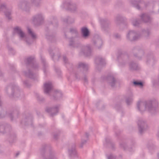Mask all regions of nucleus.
<instances>
[{
    "mask_svg": "<svg viewBox=\"0 0 159 159\" xmlns=\"http://www.w3.org/2000/svg\"><path fill=\"white\" fill-rule=\"evenodd\" d=\"M57 20L56 17H53L50 21H48L45 28L46 32L45 36L46 39L51 42H53L55 39V33H52L51 31L52 29H55L58 26Z\"/></svg>",
    "mask_w": 159,
    "mask_h": 159,
    "instance_id": "obj_1",
    "label": "nucleus"
},
{
    "mask_svg": "<svg viewBox=\"0 0 159 159\" xmlns=\"http://www.w3.org/2000/svg\"><path fill=\"white\" fill-rule=\"evenodd\" d=\"M34 57H29L26 59L25 62L28 70L24 71V73L26 76L31 79H34L35 76L32 71L30 69V68L36 69L38 67V65L34 63Z\"/></svg>",
    "mask_w": 159,
    "mask_h": 159,
    "instance_id": "obj_2",
    "label": "nucleus"
},
{
    "mask_svg": "<svg viewBox=\"0 0 159 159\" xmlns=\"http://www.w3.org/2000/svg\"><path fill=\"white\" fill-rule=\"evenodd\" d=\"M5 92L9 97L15 98H19L23 93L19 87L15 83L8 85L6 88Z\"/></svg>",
    "mask_w": 159,
    "mask_h": 159,
    "instance_id": "obj_3",
    "label": "nucleus"
},
{
    "mask_svg": "<svg viewBox=\"0 0 159 159\" xmlns=\"http://www.w3.org/2000/svg\"><path fill=\"white\" fill-rule=\"evenodd\" d=\"M146 110L152 114L155 113L158 106V102L156 100L146 101Z\"/></svg>",
    "mask_w": 159,
    "mask_h": 159,
    "instance_id": "obj_4",
    "label": "nucleus"
},
{
    "mask_svg": "<svg viewBox=\"0 0 159 159\" xmlns=\"http://www.w3.org/2000/svg\"><path fill=\"white\" fill-rule=\"evenodd\" d=\"M19 114V111L17 110L10 111H8L2 110L0 112V118L8 116L11 118V120H13V118H17Z\"/></svg>",
    "mask_w": 159,
    "mask_h": 159,
    "instance_id": "obj_5",
    "label": "nucleus"
},
{
    "mask_svg": "<svg viewBox=\"0 0 159 159\" xmlns=\"http://www.w3.org/2000/svg\"><path fill=\"white\" fill-rule=\"evenodd\" d=\"M117 58L119 65L121 67L125 66L129 60V55L126 52L119 53Z\"/></svg>",
    "mask_w": 159,
    "mask_h": 159,
    "instance_id": "obj_6",
    "label": "nucleus"
},
{
    "mask_svg": "<svg viewBox=\"0 0 159 159\" xmlns=\"http://www.w3.org/2000/svg\"><path fill=\"white\" fill-rule=\"evenodd\" d=\"M140 37V34L134 30L129 31L126 35L127 40L131 42L137 41Z\"/></svg>",
    "mask_w": 159,
    "mask_h": 159,
    "instance_id": "obj_7",
    "label": "nucleus"
},
{
    "mask_svg": "<svg viewBox=\"0 0 159 159\" xmlns=\"http://www.w3.org/2000/svg\"><path fill=\"white\" fill-rule=\"evenodd\" d=\"M63 8L73 12H75L77 9L76 4L72 1H68L64 2Z\"/></svg>",
    "mask_w": 159,
    "mask_h": 159,
    "instance_id": "obj_8",
    "label": "nucleus"
},
{
    "mask_svg": "<svg viewBox=\"0 0 159 159\" xmlns=\"http://www.w3.org/2000/svg\"><path fill=\"white\" fill-rule=\"evenodd\" d=\"M47 147L46 145H44L40 149V153L43 159H58L55 155V153L53 151H50L49 152V156L48 157H46V155L45 153V149Z\"/></svg>",
    "mask_w": 159,
    "mask_h": 159,
    "instance_id": "obj_9",
    "label": "nucleus"
},
{
    "mask_svg": "<svg viewBox=\"0 0 159 159\" xmlns=\"http://www.w3.org/2000/svg\"><path fill=\"white\" fill-rule=\"evenodd\" d=\"M139 133L142 134L146 130L147 125L145 121L141 118H139L137 122Z\"/></svg>",
    "mask_w": 159,
    "mask_h": 159,
    "instance_id": "obj_10",
    "label": "nucleus"
},
{
    "mask_svg": "<svg viewBox=\"0 0 159 159\" xmlns=\"http://www.w3.org/2000/svg\"><path fill=\"white\" fill-rule=\"evenodd\" d=\"M102 30L105 32H107L110 29V22L107 19H100Z\"/></svg>",
    "mask_w": 159,
    "mask_h": 159,
    "instance_id": "obj_11",
    "label": "nucleus"
},
{
    "mask_svg": "<svg viewBox=\"0 0 159 159\" xmlns=\"http://www.w3.org/2000/svg\"><path fill=\"white\" fill-rule=\"evenodd\" d=\"M18 7L19 9L26 12L29 11L30 10V3L26 0H22L19 2Z\"/></svg>",
    "mask_w": 159,
    "mask_h": 159,
    "instance_id": "obj_12",
    "label": "nucleus"
},
{
    "mask_svg": "<svg viewBox=\"0 0 159 159\" xmlns=\"http://www.w3.org/2000/svg\"><path fill=\"white\" fill-rule=\"evenodd\" d=\"M44 16L41 13H39L33 17L32 21L36 25H40L43 22Z\"/></svg>",
    "mask_w": 159,
    "mask_h": 159,
    "instance_id": "obj_13",
    "label": "nucleus"
},
{
    "mask_svg": "<svg viewBox=\"0 0 159 159\" xmlns=\"http://www.w3.org/2000/svg\"><path fill=\"white\" fill-rule=\"evenodd\" d=\"M132 53L136 58L141 59L144 54L143 50L139 49L138 47H134L132 50Z\"/></svg>",
    "mask_w": 159,
    "mask_h": 159,
    "instance_id": "obj_14",
    "label": "nucleus"
},
{
    "mask_svg": "<svg viewBox=\"0 0 159 159\" xmlns=\"http://www.w3.org/2000/svg\"><path fill=\"white\" fill-rule=\"evenodd\" d=\"M78 70L76 73H87L88 70V65L85 63L79 62L78 66Z\"/></svg>",
    "mask_w": 159,
    "mask_h": 159,
    "instance_id": "obj_15",
    "label": "nucleus"
},
{
    "mask_svg": "<svg viewBox=\"0 0 159 159\" xmlns=\"http://www.w3.org/2000/svg\"><path fill=\"white\" fill-rule=\"evenodd\" d=\"M0 11L4 13L6 17L8 20H10L11 19V10L8 8L5 4H2L0 5Z\"/></svg>",
    "mask_w": 159,
    "mask_h": 159,
    "instance_id": "obj_16",
    "label": "nucleus"
},
{
    "mask_svg": "<svg viewBox=\"0 0 159 159\" xmlns=\"http://www.w3.org/2000/svg\"><path fill=\"white\" fill-rule=\"evenodd\" d=\"M106 80L109 85L114 88L117 83V80L112 75H108L106 77Z\"/></svg>",
    "mask_w": 159,
    "mask_h": 159,
    "instance_id": "obj_17",
    "label": "nucleus"
},
{
    "mask_svg": "<svg viewBox=\"0 0 159 159\" xmlns=\"http://www.w3.org/2000/svg\"><path fill=\"white\" fill-rule=\"evenodd\" d=\"M60 105L56 106L54 107H48L46 110V111L50 114L51 116L53 117L57 115L58 112V108Z\"/></svg>",
    "mask_w": 159,
    "mask_h": 159,
    "instance_id": "obj_18",
    "label": "nucleus"
},
{
    "mask_svg": "<svg viewBox=\"0 0 159 159\" xmlns=\"http://www.w3.org/2000/svg\"><path fill=\"white\" fill-rule=\"evenodd\" d=\"M95 62L96 64V68L99 71L100 70L99 69V66L101 67L105 64L104 59L100 57H96Z\"/></svg>",
    "mask_w": 159,
    "mask_h": 159,
    "instance_id": "obj_19",
    "label": "nucleus"
},
{
    "mask_svg": "<svg viewBox=\"0 0 159 159\" xmlns=\"http://www.w3.org/2000/svg\"><path fill=\"white\" fill-rule=\"evenodd\" d=\"M68 152L69 157L71 158H75L78 157L77 153L75 148V144H73L71 145V147L68 150Z\"/></svg>",
    "mask_w": 159,
    "mask_h": 159,
    "instance_id": "obj_20",
    "label": "nucleus"
},
{
    "mask_svg": "<svg viewBox=\"0 0 159 159\" xmlns=\"http://www.w3.org/2000/svg\"><path fill=\"white\" fill-rule=\"evenodd\" d=\"M33 117L30 114H28L21 121V123L25 125H30L32 126Z\"/></svg>",
    "mask_w": 159,
    "mask_h": 159,
    "instance_id": "obj_21",
    "label": "nucleus"
},
{
    "mask_svg": "<svg viewBox=\"0 0 159 159\" xmlns=\"http://www.w3.org/2000/svg\"><path fill=\"white\" fill-rule=\"evenodd\" d=\"M11 129V126L7 124H0V133L4 134L10 132Z\"/></svg>",
    "mask_w": 159,
    "mask_h": 159,
    "instance_id": "obj_22",
    "label": "nucleus"
},
{
    "mask_svg": "<svg viewBox=\"0 0 159 159\" xmlns=\"http://www.w3.org/2000/svg\"><path fill=\"white\" fill-rule=\"evenodd\" d=\"M81 33L82 37L84 39H88L90 36L89 31L86 27H83L81 28Z\"/></svg>",
    "mask_w": 159,
    "mask_h": 159,
    "instance_id": "obj_23",
    "label": "nucleus"
},
{
    "mask_svg": "<svg viewBox=\"0 0 159 159\" xmlns=\"http://www.w3.org/2000/svg\"><path fill=\"white\" fill-rule=\"evenodd\" d=\"M91 50L89 46H83L81 49L80 54L86 56H89L91 54Z\"/></svg>",
    "mask_w": 159,
    "mask_h": 159,
    "instance_id": "obj_24",
    "label": "nucleus"
},
{
    "mask_svg": "<svg viewBox=\"0 0 159 159\" xmlns=\"http://www.w3.org/2000/svg\"><path fill=\"white\" fill-rule=\"evenodd\" d=\"M48 52L50 55L51 56L52 59L55 61L56 60L58 61L60 57V55L59 53H58L56 55L55 50H53L51 48H49L48 50Z\"/></svg>",
    "mask_w": 159,
    "mask_h": 159,
    "instance_id": "obj_25",
    "label": "nucleus"
},
{
    "mask_svg": "<svg viewBox=\"0 0 159 159\" xmlns=\"http://www.w3.org/2000/svg\"><path fill=\"white\" fill-rule=\"evenodd\" d=\"M138 110L141 113H142L146 110L145 102L139 101L137 105Z\"/></svg>",
    "mask_w": 159,
    "mask_h": 159,
    "instance_id": "obj_26",
    "label": "nucleus"
},
{
    "mask_svg": "<svg viewBox=\"0 0 159 159\" xmlns=\"http://www.w3.org/2000/svg\"><path fill=\"white\" fill-rule=\"evenodd\" d=\"M93 43L98 49H100L102 45V41L101 39L97 36L94 37L93 40Z\"/></svg>",
    "mask_w": 159,
    "mask_h": 159,
    "instance_id": "obj_27",
    "label": "nucleus"
},
{
    "mask_svg": "<svg viewBox=\"0 0 159 159\" xmlns=\"http://www.w3.org/2000/svg\"><path fill=\"white\" fill-rule=\"evenodd\" d=\"M52 88V84L51 82H48L44 84V93L50 95V93Z\"/></svg>",
    "mask_w": 159,
    "mask_h": 159,
    "instance_id": "obj_28",
    "label": "nucleus"
},
{
    "mask_svg": "<svg viewBox=\"0 0 159 159\" xmlns=\"http://www.w3.org/2000/svg\"><path fill=\"white\" fill-rule=\"evenodd\" d=\"M86 73H81L79 74V73H75V77L77 79H82L85 83H87L88 80Z\"/></svg>",
    "mask_w": 159,
    "mask_h": 159,
    "instance_id": "obj_29",
    "label": "nucleus"
},
{
    "mask_svg": "<svg viewBox=\"0 0 159 159\" xmlns=\"http://www.w3.org/2000/svg\"><path fill=\"white\" fill-rule=\"evenodd\" d=\"M13 32L14 33L17 34L21 38H24L25 37V33L22 31L20 28L18 26L14 28Z\"/></svg>",
    "mask_w": 159,
    "mask_h": 159,
    "instance_id": "obj_30",
    "label": "nucleus"
},
{
    "mask_svg": "<svg viewBox=\"0 0 159 159\" xmlns=\"http://www.w3.org/2000/svg\"><path fill=\"white\" fill-rule=\"evenodd\" d=\"M104 146L105 147H111V149L114 150L115 149V145L112 142L110 139L108 138L105 139V143L104 144Z\"/></svg>",
    "mask_w": 159,
    "mask_h": 159,
    "instance_id": "obj_31",
    "label": "nucleus"
},
{
    "mask_svg": "<svg viewBox=\"0 0 159 159\" xmlns=\"http://www.w3.org/2000/svg\"><path fill=\"white\" fill-rule=\"evenodd\" d=\"M62 95V93L61 91L56 90L54 92L51 98L55 100H58L61 98Z\"/></svg>",
    "mask_w": 159,
    "mask_h": 159,
    "instance_id": "obj_32",
    "label": "nucleus"
},
{
    "mask_svg": "<svg viewBox=\"0 0 159 159\" xmlns=\"http://www.w3.org/2000/svg\"><path fill=\"white\" fill-rule=\"evenodd\" d=\"M155 59L152 54L148 55L146 62L147 64H151L153 65L155 63Z\"/></svg>",
    "mask_w": 159,
    "mask_h": 159,
    "instance_id": "obj_33",
    "label": "nucleus"
},
{
    "mask_svg": "<svg viewBox=\"0 0 159 159\" xmlns=\"http://www.w3.org/2000/svg\"><path fill=\"white\" fill-rule=\"evenodd\" d=\"M129 68L130 71L136 70L139 69V67L137 63L132 61L129 63Z\"/></svg>",
    "mask_w": 159,
    "mask_h": 159,
    "instance_id": "obj_34",
    "label": "nucleus"
},
{
    "mask_svg": "<svg viewBox=\"0 0 159 159\" xmlns=\"http://www.w3.org/2000/svg\"><path fill=\"white\" fill-rule=\"evenodd\" d=\"M40 57L41 62L43 64V70L44 74H46L47 71L48 70V64L46 62L45 59L42 56H41Z\"/></svg>",
    "mask_w": 159,
    "mask_h": 159,
    "instance_id": "obj_35",
    "label": "nucleus"
},
{
    "mask_svg": "<svg viewBox=\"0 0 159 159\" xmlns=\"http://www.w3.org/2000/svg\"><path fill=\"white\" fill-rule=\"evenodd\" d=\"M140 17L142 21L145 23L150 22L151 21V18L147 14H143Z\"/></svg>",
    "mask_w": 159,
    "mask_h": 159,
    "instance_id": "obj_36",
    "label": "nucleus"
},
{
    "mask_svg": "<svg viewBox=\"0 0 159 159\" xmlns=\"http://www.w3.org/2000/svg\"><path fill=\"white\" fill-rule=\"evenodd\" d=\"M144 3L143 1L139 0L138 1L134 0L131 1V3L133 6L138 10L140 9V6L141 4H143Z\"/></svg>",
    "mask_w": 159,
    "mask_h": 159,
    "instance_id": "obj_37",
    "label": "nucleus"
},
{
    "mask_svg": "<svg viewBox=\"0 0 159 159\" xmlns=\"http://www.w3.org/2000/svg\"><path fill=\"white\" fill-rule=\"evenodd\" d=\"M124 20V18L122 16L118 15H117L115 19V22L117 25H119L120 24L122 23Z\"/></svg>",
    "mask_w": 159,
    "mask_h": 159,
    "instance_id": "obj_38",
    "label": "nucleus"
},
{
    "mask_svg": "<svg viewBox=\"0 0 159 159\" xmlns=\"http://www.w3.org/2000/svg\"><path fill=\"white\" fill-rule=\"evenodd\" d=\"M75 38L71 37L70 38L69 45L73 47H76L79 46L80 43H78L76 44L74 41Z\"/></svg>",
    "mask_w": 159,
    "mask_h": 159,
    "instance_id": "obj_39",
    "label": "nucleus"
},
{
    "mask_svg": "<svg viewBox=\"0 0 159 159\" xmlns=\"http://www.w3.org/2000/svg\"><path fill=\"white\" fill-rule=\"evenodd\" d=\"M150 30L149 29H144L142 30L141 34H140L141 36L142 35L145 37H148L150 34Z\"/></svg>",
    "mask_w": 159,
    "mask_h": 159,
    "instance_id": "obj_40",
    "label": "nucleus"
},
{
    "mask_svg": "<svg viewBox=\"0 0 159 159\" xmlns=\"http://www.w3.org/2000/svg\"><path fill=\"white\" fill-rule=\"evenodd\" d=\"M64 22L69 24H72L75 21L74 18L68 16L63 20Z\"/></svg>",
    "mask_w": 159,
    "mask_h": 159,
    "instance_id": "obj_41",
    "label": "nucleus"
},
{
    "mask_svg": "<svg viewBox=\"0 0 159 159\" xmlns=\"http://www.w3.org/2000/svg\"><path fill=\"white\" fill-rule=\"evenodd\" d=\"M140 20L137 18L133 19L132 23L133 26L135 27H139L140 24Z\"/></svg>",
    "mask_w": 159,
    "mask_h": 159,
    "instance_id": "obj_42",
    "label": "nucleus"
},
{
    "mask_svg": "<svg viewBox=\"0 0 159 159\" xmlns=\"http://www.w3.org/2000/svg\"><path fill=\"white\" fill-rule=\"evenodd\" d=\"M28 33L33 39H35L37 38V36L29 28H27Z\"/></svg>",
    "mask_w": 159,
    "mask_h": 159,
    "instance_id": "obj_43",
    "label": "nucleus"
},
{
    "mask_svg": "<svg viewBox=\"0 0 159 159\" xmlns=\"http://www.w3.org/2000/svg\"><path fill=\"white\" fill-rule=\"evenodd\" d=\"M63 60L65 65L66 66L67 68H68L69 67H70V66H71V64H70L69 62V61L68 60V58L66 57V56H63Z\"/></svg>",
    "mask_w": 159,
    "mask_h": 159,
    "instance_id": "obj_44",
    "label": "nucleus"
},
{
    "mask_svg": "<svg viewBox=\"0 0 159 159\" xmlns=\"http://www.w3.org/2000/svg\"><path fill=\"white\" fill-rule=\"evenodd\" d=\"M133 84L135 86H139L142 87L143 86V83L141 81L134 80L133 82Z\"/></svg>",
    "mask_w": 159,
    "mask_h": 159,
    "instance_id": "obj_45",
    "label": "nucleus"
},
{
    "mask_svg": "<svg viewBox=\"0 0 159 159\" xmlns=\"http://www.w3.org/2000/svg\"><path fill=\"white\" fill-rule=\"evenodd\" d=\"M16 135L15 133H13L11 134L9 139V141L10 143H12L14 141L16 138Z\"/></svg>",
    "mask_w": 159,
    "mask_h": 159,
    "instance_id": "obj_46",
    "label": "nucleus"
},
{
    "mask_svg": "<svg viewBox=\"0 0 159 159\" xmlns=\"http://www.w3.org/2000/svg\"><path fill=\"white\" fill-rule=\"evenodd\" d=\"M70 32L72 34H74L76 35H77L78 34V32L77 29L75 27H72L70 28Z\"/></svg>",
    "mask_w": 159,
    "mask_h": 159,
    "instance_id": "obj_47",
    "label": "nucleus"
},
{
    "mask_svg": "<svg viewBox=\"0 0 159 159\" xmlns=\"http://www.w3.org/2000/svg\"><path fill=\"white\" fill-rule=\"evenodd\" d=\"M130 145L132 147H135L137 145L135 139L133 138L130 139Z\"/></svg>",
    "mask_w": 159,
    "mask_h": 159,
    "instance_id": "obj_48",
    "label": "nucleus"
},
{
    "mask_svg": "<svg viewBox=\"0 0 159 159\" xmlns=\"http://www.w3.org/2000/svg\"><path fill=\"white\" fill-rule=\"evenodd\" d=\"M41 0H30L31 2L36 7H39L40 5Z\"/></svg>",
    "mask_w": 159,
    "mask_h": 159,
    "instance_id": "obj_49",
    "label": "nucleus"
},
{
    "mask_svg": "<svg viewBox=\"0 0 159 159\" xmlns=\"http://www.w3.org/2000/svg\"><path fill=\"white\" fill-rule=\"evenodd\" d=\"M36 96L37 98L38 101L40 102H43L45 99L42 96H40L39 94L36 93Z\"/></svg>",
    "mask_w": 159,
    "mask_h": 159,
    "instance_id": "obj_50",
    "label": "nucleus"
},
{
    "mask_svg": "<svg viewBox=\"0 0 159 159\" xmlns=\"http://www.w3.org/2000/svg\"><path fill=\"white\" fill-rule=\"evenodd\" d=\"M133 98L132 96L127 98L126 100V102L127 105H129L132 103Z\"/></svg>",
    "mask_w": 159,
    "mask_h": 159,
    "instance_id": "obj_51",
    "label": "nucleus"
},
{
    "mask_svg": "<svg viewBox=\"0 0 159 159\" xmlns=\"http://www.w3.org/2000/svg\"><path fill=\"white\" fill-rule=\"evenodd\" d=\"M120 147L121 148H122L125 150L126 148V144L125 142H122L120 143Z\"/></svg>",
    "mask_w": 159,
    "mask_h": 159,
    "instance_id": "obj_52",
    "label": "nucleus"
},
{
    "mask_svg": "<svg viewBox=\"0 0 159 159\" xmlns=\"http://www.w3.org/2000/svg\"><path fill=\"white\" fill-rule=\"evenodd\" d=\"M24 84L27 87L29 88L30 86V84L28 80H26L23 82Z\"/></svg>",
    "mask_w": 159,
    "mask_h": 159,
    "instance_id": "obj_53",
    "label": "nucleus"
},
{
    "mask_svg": "<svg viewBox=\"0 0 159 159\" xmlns=\"http://www.w3.org/2000/svg\"><path fill=\"white\" fill-rule=\"evenodd\" d=\"M88 140L86 139V140H84L83 139H82L81 140V144L80 145V147L81 148H82L83 147V146L84 144H85L87 142V141Z\"/></svg>",
    "mask_w": 159,
    "mask_h": 159,
    "instance_id": "obj_54",
    "label": "nucleus"
},
{
    "mask_svg": "<svg viewBox=\"0 0 159 159\" xmlns=\"http://www.w3.org/2000/svg\"><path fill=\"white\" fill-rule=\"evenodd\" d=\"M107 159H116V157L112 154L107 156Z\"/></svg>",
    "mask_w": 159,
    "mask_h": 159,
    "instance_id": "obj_55",
    "label": "nucleus"
},
{
    "mask_svg": "<svg viewBox=\"0 0 159 159\" xmlns=\"http://www.w3.org/2000/svg\"><path fill=\"white\" fill-rule=\"evenodd\" d=\"M114 37L116 39H120L121 38L120 35V34L117 33L115 34L114 35Z\"/></svg>",
    "mask_w": 159,
    "mask_h": 159,
    "instance_id": "obj_56",
    "label": "nucleus"
},
{
    "mask_svg": "<svg viewBox=\"0 0 159 159\" xmlns=\"http://www.w3.org/2000/svg\"><path fill=\"white\" fill-rule=\"evenodd\" d=\"M55 70L56 72L58 75H60V74L61 72L59 68H55Z\"/></svg>",
    "mask_w": 159,
    "mask_h": 159,
    "instance_id": "obj_57",
    "label": "nucleus"
},
{
    "mask_svg": "<svg viewBox=\"0 0 159 159\" xmlns=\"http://www.w3.org/2000/svg\"><path fill=\"white\" fill-rule=\"evenodd\" d=\"M26 42L28 45L31 44L33 43L32 41H29L28 40H26Z\"/></svg>",
    "mask_w": 159,
    "mask_h": 159,
    "instance_id": "obj_58",
    "label": "nucleus"
},
{
    "mask_svg": "<svg viewBox=\"0 0 159 159\" xmlns=\"http://www.w3.org/2000/svg\"><path fill=\"white\" fill-rule=\"evenodd\" d=\"M89 136V133H85V136L86 138V140H88V138Z\"/></svg>",
    "mask_w": 159,
    "mask_h": 159,
    "instance_id": "obj_59",
    "label": "nucleus"
},
{
    "mask_svg": "<svg viewBox=\"0 0 159 159\" xmlns=\"http://www.w3.org/2000/svg\"><path fill=\"white\" fill-rule=\"evenodd\" d=\"M58 136V134H55L54 135V138L55 139H57V136Z\"/></svg>",
    "mask_w": 159,
    "mask_h": 159,
    "instance_id": "obj_60",
    "label": "nucleus"
},
{
    "mask_svg": "<svg viewBox=\"0 0 159 159\" xmlns=\"http://www.w3.org/2000/svg\"><path fill=\"white\" fill-rule=\"evenodd\" d=\"M8 49L10 51H12L13 50V48L9 46L8 47Z\"/></svg>",
    "mask_w": 159,
    "mask_h": 159,
    "instance_id": "obj_61",
    "label": "nucleus"
},
{
    "mask_svg": "<svg viewBox=\"0 0 159 159\" xmlns=\"http://www.w3.org/2000/svg\"><path fill=\"white\" fill-rule=\"evenodd\" d=\"M20 154V152H19L18 151V152H17L16 154L15 157H17V156Z\"/></svg>",
    "mask_w": 159,
    "mask_h": 159,
    "instance_id": "obj_62",
    "label": "nucleus"
},
{
    "mask_svg": "<svg viewBox=\"0 0 159 159\" xmlns=\"http://www.w3.org/2000/svg\"><path fill=\"white\" fill-rule=\"evenodd\" d=\"M64 34H65V38H67V36L66 35V31L64 29Z\"/></svg>",
    "mask_w": 159,
    "mask_h": 159,
    "instance_id": "obj_63",
    "label": "nucleus"
},
{
    "mask_svg": "<svg viewBox=\"0 0 159 159\" xmlns=\"http://www.w3.org/2000/svg\"><path fill=\"white\" fill-rule=\"evenodd\" d=\"M36 113H37V115L38 116L39 115H40V112L39 111H37Z\"/></svg>",
    "mask_w": 159,
    "mask_h": 159,
    "instance_id": "obj_64",
    "label": "nucleus"
}]
</instances>
